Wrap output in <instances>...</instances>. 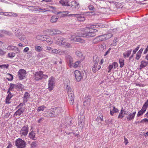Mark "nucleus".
Listing matches in <instances>:
<instances>
[{
    "instance_id": "obj_1",
    "label": "nucleus",
    "mask_w": 148,
    "mask_h": 148,
    "mask_svg": "<svg viewBox=\"0 0 148 148\" xmlns=\"http://www.w3.org/2000/svg\"><path fill=\"white\" fill-rule=\"evenodd\" d=\"M103 24L100 23L96 24L95 25L91 26L90 27H87L86 31L84 32H80L78 34V35L73 34L71 35V37L70 39L71 40L75 41L78 36H82L84 37L89 38L94 36H95L94 32H96L98 31L97 29L94 28H100L102 27Z\"/></svg>"
},
{
    "instance_id": "obj_2",
    "label": "nucleus",
    "mask_w": 148,
    "mask_h": 148,
    "mask_svg": "<svg viewBox=\"0 0 148 148\" xmlns=\"http://www.w3.org/2000/svg\"><path fill=\"white\" fill-rule=\"evenodd\" d=\"M26 142L21 138H18L15 143V145L18 148H25L26 146Z\"/></svg>"
},
{
    "instance_id": "obj_3",
    "label": "nucleus",
    "mask_w": 148,
    "mask_h": 148,
    "mask_svg": "<svg viewBox=\"0 0 148 148\" xmlns=\"http://www.w3.org/2000/svg\"><path fill=\"white\" fill-rule=\"evenodd\" d=\"M55 79L53 77H51L49 78L48 80V89L50 91H51L53 90L55 86Z\"/></svg>"
},
{
    "instance_id": "obj_4",
    "label": "nucleus",
    "mask_w": 148,
    "mask_h": 148,
    "mask_svg": "<svg viewBox=\"0 0 148 148\" xmlns=\"http://www.w3.org/2000/svg\"><path fill=\"white\" fill-rule=\"evenodd\" d=\"M29 131V127L27 125H25L21 129L19 132V134L21 137H25L27 135Z\"/></svg>"
},
{
    "instance_id": "obj_5",
    "label": "nucleus",
    "mask_w": 148,
    "mask_h": 148,
    "mask_svg": "<svg viewBox=\"0 0 148 148\" xmlns=\"http://www.w3.org/2000/svg\"><path fill=\"white\" fill-rule=\"evenodd\" d=\"M74 73L77 81L78 82L81 81L83 77L84 73H81L78 70L75 71Z\"/></svg>"
},
{
    "instance_id": "obj_6",
    "label": "nucleus",
    "mask_w": 148,
    "mask_h": 148,
    "mask_svg": "<svg viewBox=\"0 0 148 148\" xmlns=\"http://www.w3.org/2000/svg\"><path fill=\"white\" fill-rule=\"evenodd\" d=\"M69 6L74 9L78 10L80 7V5L79 3L76 1L71 0Z\"/></svg>"
},
{
    "instance_id": "obj_7",
    "label": "nucleus",
    "mask_w": 148,
    "mask_h": 148,
    "mask_svg": "<svg viewBox=\"0 0 148 148\" xmlns=\"http://www.w3.org/2000/svg\"><path fill=\"white\" fill-rule=\"evenodd\" d=\"M136 113V111L133 112H127L126 113L127 116L126 117L128 121H129L133 120Z\"/></svg>"
},
{
    "instance_id": "obj_8",
    "label": "nucleus",
    "mask_w": 148,
    "mask_h": 148,
    "mask_svg": "<svg viewBox=\"0 0 148 148\" xmlns=\"http://www.w3.org/2000/svg\"><path fill=\"white\" fill-rule=\"evenodd\" d=\"M54 38L57 44L59 45H62L63 42L65 40V38L61 36L56 37Z\"/></svg>"
},
{
    "instance_id": "obj_9",
    "label": "nucleus",
    "mask_w": 148,
    "mask_h": 148,
    "mask_svg": "<svg viewBox=\"0 0 148 148\" xmlns=\"http://www.w3.org/2000/svg\"><path fill=\"white\" fill-rule=\"evenodd\" d=\"M44 75L41 71L37 72L34 75L35 79L38 81L42 79L43 78Z\"/></svg>"
},
{
    "instance_id": "obj_10",
    "label": "nucleus",
    "mask_w": 148,
    "mask_h": 148,
    "mask_svg": "<svg viewBox=\"0 0 148 148\" xmlns=\"http://www.w3.org/2000/svg\"><path fill=\"white\" fill-rule=\"evenodd\" d=\"M45 116L48 118L56 117L53 108L50 110L47 113H45Z\"/></svg>"
},
{
    "instance_id": "obj_11",
    "label": "nucleus",
    "mask_w": 148,
    "mask_h": 148,
    "mask_svg": "<svg viewBox=\"0 0 148 148\" xmlns=\"http://www.w3.org/2000/svg\"><path fill=\"white\" fill-rule=\"evenodd\" d=\"M69 16H72L77 18V20L79 21H84L85 18L84 16H82L78 14H71L69 15Z\"/></svg>"
},
{
    "instance_id": "obj_12",
    "label": "nucleus",
    "mask_w": 148,
    "mask_h": 148,
    "mask_svg": "<svg viewBox=\"0 0 148 148\" xmlns=\"http://www.w3.org/2000/svg\"><path fill=\"white\" fill-rule=\"evenodd\" d=\"M53 109L56 117L58 115H61L63 111V110L62 108L60 107H56L53 108Z\"/></svg>"
},
{
    "instance_id": "obj_13",
    "label": "nucleus",
    "mask_w": 148,
    "mask_h": 148,
    "mask_svg": "<svg viewBox=\"0 0 148 148\" xmlns=\"http://www.w3.org/2000/svg\"><path fill=\"white\" fill-rule=\"evenodd\" d=\"M26 71L23 69H20L18 71V75L19 79L20 80L24 79V77Z\"/></svg>"
},
{
    "instance_id": "obj_14",
    "label": "nucleus",
    "mask_w": 148,
    "mask_h": 148,
    "mask_svg": "<svg viewBox=\"0 0 148 148\" xmlns=\"http://www.w3.org/2000/svg\"><path fill=\"white\" fill-rule=\"evenodd\" d=\"M69 97V100L70 103L71 105H73V104L74 95L73 92L68 93Z\"/></svg>"
},
{
    "instance_id": "obj_15",
    "label": "nucleus",
    "mask_w": 148,
    "mask_h": 148,
    "mask_svg": "<svg viewBox=\"0 0 148 148\" xmlns=\"http://www.w3.org/2000/svg\"><path fill=\"white\" fill-rule=\"evenodd\" d=\"M36 38L38 40L42 41H46L47 42L49 41V38L45 35H38L37 36Z\"/></svg>"
},
{
    "instance_id": "obj_16",
    "label": "nucleus",
    "mask_w": 148,
    "mask_h": 148,
    "mask_svg": "<svg viewBox=\"0 0 148 148\" xmlns=\"http://www.w3.org/2000/svg\"><path fill=\"white\" fill-rule=\"evenodd\" d=\"M66 59L67 62L69 63V66H71L73 63L72 58L70 55H67L66 56Z\"/></svg>"
},
{
    "instance_id": "obj_17",
    "label": "nucleus",
    "mask_w": 148,
    "mask_h": 148,
    "mask_svg": "<svg viewBox=\"0 0 148 148\" xmlns=\"http://www.w3.org/2000/svg\"><path fill=\"white\" fill-rule=\"evenodd\" d=\"M71 0H61L60 1V3L63 6H69Z\"/></svg>"
},
{
    "instance_id": "obj_18",
    "label": "nucleus",
    "mask_w": 148,
    "mask_h": 148,
    "mask_svg": "<svg viewBox=\"0 0 148 148\" xmlns=\"http://www.w3.org/2000/svg\"><path fill=\"white\" fill-rule=\"evenodd\" d=\"M29 137L31 139L36 140V133L35 132L33 131H31L29 134Z\"/></svg>"
},
{
    "instance_id": "obj_19",
    "label": "nucleus",
    "mask_w": 148,
    "mask_h": 148,
    "mask_svg": "<svg viewBox=\"0 0 148 148\" xmlns=\"http://www.w3.org/2000/svg\"><path fill=\"white\" fill-rule=\"evenodd\" d=\"M61 33V32L58 29H53L50 31V34L51 35L60 34Z\"/></svg>"
},
{
    "instance_id": "obj_20",
    "label": "nucleus",
    "mask_w": 148,
    "mask_h": 148,
    "mask_svg": "<svg viewBox=\"0 0 148 148\" xmlns=\"http://www.w3.org/2000/svg\"><path fill=\"white\" fill-rule=\"evenodd\" d=\"M30 98V95L27 92H26L23 97V102L26 103L28 101V99Z\"/></svg>"
},
{
    "instance_id": "obj_21",
    "label": "nucleus",
    "mask_w": 148,
    "mask_h": 148,
    "mask_svg": "<svg viewBox=\"0 0 148 148\" xmlns=\"http://www.w3.org/2000/svg\"><path fill=\"white\" fill-rule=\"evenodd\" d=\"M24 111V110L22 108H19L15 112L14 114V116H17L18 115L20 116L21 114L23 113Z\"/></svg>"
},
{
    "instance_id": "obj_22",
    "label": "nucleus",
    "mask_w": 148,
    "mask_h": 148,
    "mask_svg": "<svg viewBox=\"0 0 148 148\" xmlns=\"http://www.w3.org/2000/svg\"><path fill=\"white\" fill-rule=\"evenodd\" d=\"M148 107V99L147 101L143 105V107L141 109V110L145 112L146 111V109Z\"/></svg>"
},
{
    "instance_id": "obj_23",
    "label": "nucleus",
    "mask_w": 148,
    "mask_h": 148,
    "mask_svg": "<svg viewBox=\"0 0 148 148\" xmlns=\"http://www.w3.org/2000/svg\"><path fill=\"white\" fill-rule=\"evenodd\" d=\"M147 65H148V61L143 60L141 62L140 69L143 68H144Z\"/></svg>"
},
{
    "instance_id": "obj_24",
    "label": "nucleus",
    "mask_w": 148,
    "mask_h": 148,
    "mask_svg": "<svg viewBox=\"0 0 148 148\" xmlns=\"http://www.w3.org/2000/svg\"><path fill=\"white\" fill-rule=\"evenodd\" d=\"M59 18V16H52L51 17L50 21L52 23H56V22Z\"/></svg>"
},
{
    "instance_id": "obj_25",
    "label": "nucleus",
    "mask_w": 148,
    "mask_h": 148,
    "mask_svg": "<svg viewBox=\"0 0 148 148\" xmlns=\"http://www.w3.org/2000/svg\"><path fill=\"white\" fill-rule=\"evenodd\" d=\"M113 110H110V114L112 116H113L114 113H118L119 111V110L116 108L114 106H113Z\"/></svg>"
},
{
    "instance_id": "obj_26",
    "label": "nucleus",
    "mask_w": 148,
    "mask_h": 148,
    "mask_svg": "<svg viewBox=\"0 0 148 148\" xmlns=\"http://www.w3.org/2000/svg\"><path fill=\"white\" fill-rule=\"evenodd\" d=\"M97 65L98 63L95 62L93 66L92 67V71L94 73H96L97 71Z\"/></svg>"
},
{
    "instance_id": "obj_27",
    "label": "nucleus",
    "mask_w": 148,
    "mask_h": 148,
    "mask_svg": "<svg viewBox=\"0 0 148 148\" xmlns=\"http://www.w3.org/2000/svg\"><path fill=\"white\" fill-rule=\"evenodd\" d=\"M100 41V39L99 38L98 36L95 38L92 41V43L94 44H97Z\"/></svg>"
},
{
    "instance_id": "obj_28",
    "label": "nucleus",
    "mask_w": 148,
    "mask_h": 148,
    "mask_svg": "<svg viewBox=\"0 0 148 148\" xmlns=\"http://www.w3.org/2000/svg\"><path fill=\"white\" fill-rule=\"evenodd\" d=\"M100 50L102 51H105L106 49V44L104 43L102 44L100 47Z\"/></svg>"
},
{
    "instance_id": "obj_29",
    "label": "nucleus",
    "mask_w": 148,
    "mask_h": 148,
    "mask_svg": "<svg viewBox=\"0 0 148 148\" xmlns=\"http://www.w3.org/2000/svg\"><path fill=\"white\" fill-rule=\"evenodd\" d=\"M62 45L64 47L69 48L71 46V45L70 44L66 42L65 40H64V42H63L62 45Z\"/></svg>"
},
{
    "instance_id": "obj_30",
    "label": "nucleus",
    "mask_w": 148,
    "mask_h": 148,
    "mask_svg": "<svg viewBox=\"0 0 148 148\" xmlns=\"http://www.w3.org/2000/svg\"><path fill=\"white\" fill-rule=\"evenodd\" d=\"M132 51V49H130L129 50H128L127 51V53L125 54V53H123V57L124 58L126 57H128L130 56V55L131 54V52Z\"/></svg>"
},
{
    "instance_id": "obj_31",
    "label": "nucleus",
    "mask_w": 148,
    "mask_h": 148,
    "mask_svg": "<svg viewBox=\"0 0 148 148\" xmlns=\"http://www.w3.org/2000/svg\"><path fill=\"white\" fill-rule=\"evenodd\" d=\"M38 142L37 141H34L32 143L31 145V148H35L38 145Z\"/></svg>"
},
{
    "instance_id": "obj_32",
    "label": "nucleus",
    "mask_w": 148,
    "mask_h": 148,
    "mask_svg": "<svg viewBox=\"0 0 148 148\" xmlns=\"http://www.w3.org/2000/svg\"><path fill=\"white\" fill-rule=\"evenodd\" d=\"M35 49L37 52H40L42 50V48L40 46L36 45Z\"/></svg>"
},
{
    "instance_id": "obj_33",
    "label": "nucleus",
    "mask_w": 148,
    "mask_h": 148,
    "mask_svg": "<svg viewBox=\"0 0 148 148\" xmlns=\"http://www.w3.org/2000/svg\"><path fill=\"white\" fill-rule=\"evenodd\" d=\"M106 40H107L111 38L112 36V34L111 33H108L107 34H104Z\"/></svg>"
},
{
    "instance_id": "obj_34",
    "label": "nucleus",
    "mask_w": 148,
    "mask_h": 148,
    "mask_svg": "<svg viewBox=\"0 0 148 148\" xmlns=\"http://www.w3.org/2000/svg\"><path fill=\"white\" fill-rule=\"evenodd\" d=\"M75 54L79 57L82 58L83 56L82 52L79 51H77L75 52Z\"/></svg>"
},
{
    "instance_id": "obj_35",
    "label": "nucleus",
    "mask_w": 148,
    "mask_h": 148,
    "mask_svg": "<svg viewBox=\"0 0 148 148\" xmlns=\"http://www.w3.org/2000/svg\"><path fill=\"white\" fill-rule=\"evenodd\" d=\"M62 12L64 13V14H62V15H61L60 17H62V16L64 17V16H66V15H67L69 13V12L68 11H63V12H57V14H59L60 13H61Z\"/></svg>"
},
{
    "instance_id": "obj_36",
    "label": "nucleus",
    "mask_w": 148,
    "mask_h": 148,
    "mask_svg": "<svg viewBox=\"0 0 148 148\" xmlns=\"http://www.w3.org/2000/svg\"><path fill=\"white\" fill-rule=\"evenodd\" d=\"M126 113L127 112L119 113L118 115V118L120 119H122L125 116V115L126 114Z\"/></svg>"
},
{
    "instance_id": "obj_37",
    "label": "nucleus",
    "mask_w": 148,
    "mask_h": 148,
    "mask_svg": "<svg viewBox=\"0 0 148 148\" xmlns=\"http://www.w3.org/2000/svg\"><path fill=\"white\" fill-rule=\"evenodd\" d=\"M83 119H79L78 121V125L79 126V127H82L83 125V124L84 123V121H83Z\"/></svg>"
},
{
    "instance_id": "obj_38",
    "label": "nucleus",
    "mask_w": 148,
    "mask_h": 148,
    "mask_svg": "<svg viewBox=\"0 0 148 148\" xmlns=\"http://www.w3.org/2000/svg\"><path fill=\"white\" fill-rule=\"evenodd\" d=\"M15 55L16 54L14 53H10L8 54V57L10 58H12L15 56Z\"/></svg>"
},
{
    "instance_id": "obj_39",
    "label": "nucleus",
    "mask_w": 148,
    "mask_h": 148,
    "mask_svg": "<svg viewBox=\"0 0 148 148\" xmlns=\"http://www.w3.org/2000/svg\"><path fill=\"white\" fill-rule=\"evenodd\" d=\"M93 60L94 62L98 63L99 62V57L97 55H95L93 57Z\"/></svg>"
},
{
    "instance_id": "obj_40",
    "label": "nucleus",
    "mask_w": 148,
    "mask_h": 148,
    "mask_svg": "<svg viewBox=\"0 0 148 148\" xmlns=\"http://www.w3.org/2000/svg\"><path fill=\"white\" fill-rule=\"evenodd\" d=\"M79 36H78V37L75 40V41H77L81 43H84L85 42V40L82 39L79 37Z\"/></svg>"
},
{
    "instance_id": "obj_41",
    "label": "nucleus",
    "mask_w": 148,
    "mask_h": 148,
    "mask_svg": "<svg viewBox=\"0 0 148 148\" xmlns=\"http://www.w3.org/2000/svg\"><path fill=\"white\" fill-rule=\"evenodd\" d=\"M66 90L67 91L68 93L73 92V91L72 90L70 86L68 85H66Z\"/></svg>"
},
{
    "instance_id": "obj_42",
    "label": "nucleus",
    "mask_w": 148,
    "mask_h": 148,
    "mask_svg": "<svg viewBox=\"0 0 148 148\" xmlns=\"http://www.w3.org/2000/svg\"><path fill=\"white\" fill-rule=\"evenodd\" d=\"M16 47L14 46L9 45L8 47V49L14 51L16 50Z\"/></svg>"
},
{
    "instance_id": "obj_43",
    "label": "nucleus",
    "mask_w": 148,
    "mask_h": 148,
    "mask_svg": "<svg viewBox=\"0 0 148 148\" xmlns=\"http://www.w3.org/2000/svg\"><path fill=\"white\" fill-rule=\"evenodd\" d=\"M18 38L21 41H23L24 42L26 40L25 36L22 34Z\"/></svg>"
},
{
    "instance_id": "obj_44",
    "label": "nucleus",
    "mask_w": 148,
    "mask_h": 148,
    "mask_svg": "<svg viewBox=\"0 0 148 148\" xmlns=\"http://www.w3.org/2000/svg\"><path fill=\"white\" fill-rule=\"evenodd\" d=\"M81 63V62L80 61H78L74 63V67L75 68L79 66L80 64Z\"/></svg>"
},
{
    "instance_id": "obj_45",
    "label": "nucleus",
    "mask_w": 148,
    "mask_h": 148,
    "mask_svg": "<svg viewBox=\"0 0 148 148\" xmlns=\"http://www.w3.org/2000/svg\"><path fill=\"white\" fill-rule=\"evenodd\" d=\"M98 37L100 39V41H101L106 40L104 34L99 36H98Z\"/></svg>"
},
{
    "instance_id": "obj_46",
    "label": "nucleus",
    "mask_w": 148,
    "mask_h": 148,
    "mask_svg": "<svg viewBox=\"0 0 148 148\" xmlns=\"http://www.w3.org/2000/svg\"><path fill=\"white\" fill-rule=\"evenodd\" d=\"M15 88H18V89H21L22 88V85L21 84H15Z\"/></svg>"
},
{
    "instance_id": "obj_47",
    "label": "nucleus",
    "mask_w": 148,
    "mask_h": 148,
    "mask_svg": "<svg viewBox=\"0 0 148 148\" xmlns=\"http://www.w3.org/2000/svg\"><path fill=\"white\" fill-rule=\"evenodd\" d=\"M45 107L44 106H42L39 107L38 108L37 111L39 112L40 111H43L44 110Z\"/></svg>"
},
{
    "instance_id": "obj_48",
    "label": "nucleus",
    "mask_w": 148,
    "mask_h": 148,
    "mask_svg": "<svg viewBox=\"0 0 148 148\" xmlns=\"http://www.w3.org/2000/svg\"><path fill=\"white\" fill-rule=\"evenodd\" d=\"M15 88V84L10 83V86L9 89L11 91H12V90L14 88Z\"/></svg>"
},
{
    "instance_id": "obj_49",
    "label": "nucleus",
    "mask_w": 148,
    "mask_h": 148,
    "mask_svg": "<svg viewBox=\"0 0 148 148\" xmlns=\"http://www.w3.org/2000/svg\"><path fill=\"white\" fill-rule=\"evenodd\" d=\"M37 10L39 12H42V13H43L44 12H47L48 11H49L48 10H47L43 8H38L37 9Z\"/></svg>"
},
{
    "instance_id": "obj_50",
    "label": "nucleus",
    "mask_w": 148,
    "mask_h": 148,
    "mask_svg": "<svg viewBox=\"0 0 148 148\" xmlns=\"http://www.w3.org/2000/svg\"><path fill=\"white\" fill-rule=\"evenodd\" d=\"M124 60H119L120 67L122 68L124 65Z\"/></svg>"
},
{
    "instance_id": "obj_51",
    "label": "nucleus",
    "mask_w": 148,
    "mask_h": 148,
    "mask_svg": "<svg viewBox=\"0 0 148 148\" xmlns=\"http://www.w3.org/2000/svg\"><path fill=\"white\" fill-rule=\"evenodd\" d=\"M112 119H109L108 120L105 121V122L107 124L109 125L110 124H112Z\"/></svg>"
},
{
    "instance_id": "obj_52",
    "label": "nucleus",
    "mask_w": 148,
    "mask_h": 148,
    "mask_svg": "<svg viewBox=\"0 0 148 148\" xmlns=\"http://www.w3.org/2000/svg\"><path fill=\"white\" fill-rule=\"evenodd\" d=\"M52 53L54 54H59L60 51L57 49H54L52 50Z\"/></svg>"
},
{
    "instance_id": "obj_53",
    "label": "nucleus",
    "mask_w": 148,
    "mask_h": 148,
    "mask_svg": "<svg viewBox=\"0 0 148 148\" xmlns=\"http://www.w3.org/2000/svg\"><path fill=\"white\" fill-rule=\"evenodd\" d=\"M103 117L102 115L101 116H98L96 119V120L97 121H103Z\"/></svg>"
},
{
    "instance_id": "obj_54",
    "label": "nucleus",
    "mask_w": 148,
    "mask_h": 148,
    "mask_svg": "<svg viewBox=\"0 0 148 148\" xmlns=\"http://www.w3.org/2000/svg\"><path fill=\"white\" fill-rule=\"evenodd\" d=\"M113 67V65H112V64H109L108 68V72H110Z\"/></svg>"
},
{
    "instance_id": "obj_55",
    "label": "nucleus",
    "mask_w": 148,
    "mask_h": 148,
    "mask_svg": "<svg viewBox=\"0 0 148 148\" xmlns=\"http://www.w3.org/2000/svg\"><path fill=\"white\" fill-rule=\"evenodd\" d=\"M9 12H0V14L5 16H9Z\"/></svg>"
},
{
    "instance_id": "obj_56",
    "label": "nucleus",
    "mask_w": 148,
    "mask_h": 148,
    "mask_svg": "<svg viewBox=\"0 0 148 148\" xmlns=\"http://www.w3.org/2000/svg\"><path fill=\"white\" fill-rule=\"evenodd\" d=\"M15 36H16L18 38L21 35V33L19 31L17 30L15 32Z\"/></svg>"
},
{
    "instance_id": "obj_57",
    "label": "nucleus",
    "mask_w": 148,
    "mask_h": 148,
    "mask_svg": "<svg viewBox=\"0 0 148 148\" xmlns=\"http://www.w3.org/2000/svg\"><path fill=\"white\" fill-rule=\"evenodd\" d=\"M6 53V52L2 50V49L0 48V55L1 56H3Z\"/></svg>"
},
{
    "instance_id": "obj_58",
    "label": "nucleus",
    "mask_w": 148,
    "mask_h": 148,
    "mask_svg": "<svg viewBox=\"0 0 148 148\" xmlns=\"http://www.w3.org/2000/svg\"><path fill=\"white\" fill-rule=\"evenodd\" d=\"M7 75H8L9 76H10V78H8V77H7V79L8 80V81H12L13 80V76L12 74H10V73H8Z\"/></svg>"
},
{
    "instance_id": "obj_59",
    "label": "nucleus",
    "mask_w": 148,
    "mask_h": 148,
    "mask_svg": "<svg viewBox=\"0 0 148 148\" xmlns=\"http://www.w3.org/2000/svg\"><path fill=\"white\" fill-rule=\"evenodd\" d=\"M9 16H13L14 17H16L17 16V14L14 13L12 12H9Z\"/></svg>"
},
{
    "instance_id": "obj_60",
    "label": "nucleus",
    "mask_w": 148,
    "mask_h": 148,
    "mask_svg": "<svg viewBox=\"0 0 148 148\" xmlns=\"http://www.w3.org/2000/svg\"><path fill=\"white\" fill-rule=\"evenodd\" d=\"M145 113L144 112H143L141 110H139L137 114V116L138 117L140 116L141 115H142L144 113Z\"/></svg>"
},
{
    "instance_id": "obj_61",
    "label": "nucleus",
    "mask_w": 148,
    "mask_h": 148,
    "mask_svg": "<svg viewBox=\"0 0 148 148\" xmlns=\"http://www.w3.org/2000/svg\"><path fill=\"white\" fill-rule=\"evenodd\" d=\"M9 67V65L8 64H2V65H0V68H6V69H8Z\"/></svg>"
},
{
    "instance_id": "obj_62",
    "label": "nucleus",
    "mask_w": 148,
    "mask_h": 148,
    "mask_svg": "<svg viewBox=\"0 0 148 148\" xmlns=\"http://www.w3.org/2000/svg\"><path fill=\"white\" fill-rule=\"evenodd\" d=\"M3 33L4 34L8 35H10L11 33L10 32L4 30L2 31Z\"/></svg>"
},
{
    "instance_id": "obj_63",
    "label": "nucleus",
    "mask_w": 148,
    "mask_h": 148,
    "mask_svg": "<svg viewBox=\"0 0 148 148\" xmlns=\"http://www.w3.org/2000/svg\"><path fill=\"white\" fill-rule=\"evenodd\" d=\"M139 48V46H138L137 47H136L135 49L133 51V54H134L136 53V52L138 50V49Z\"/></svg>"
},
{
    "instance_id": "obj_64",
    "label": "nucleus",
    "mask_w": 148,
    "mask_h": 148,
    "mask_svg": "<svg viewBox=\"0 0 148 148\" xmlns=\"http://www.w3.org/2000/svg\"><path fill=\"white\" fill-rule=\"evenodd\" d=\"M112 65H113V67H114V69L116 68V67L118 66V64L116 62H114L112 63Z\"/></svg>"
}]
</instances>
